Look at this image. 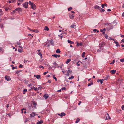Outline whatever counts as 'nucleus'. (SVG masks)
<instances>
[{"instance_id": "nucleus-37", "label": "nucleus", "mask_w": 124, "mask_h": 124, "mask_svg": "<svg viewBox=\"0 0 124 124\" xmlns=\"http://www.w3.org/2000/svg\"><path fill=\"white\" fill-rule=\"evenodd\" d=\"M53 78L55 79L56 81H57V79L56 77H55L54 75L53 76Z\"/></svg>"}, {"instance_id": "nucleus-57", "label": "nucleus", "mask_w": 124, "mask_h": 124, "mask_svg": "<svg viewBox=\"0 0 124 124\" xmlns=\"http://www.w3.org/2000/svg\"><path fill=\"white\" fill-rule=\"evenodd\" d=\"M18 1L20 2H22L23 1V0H18Z\"/></svg>"}, {"instance_id": "nucleus-17", "label": "nucleus", "mask_w": 124, "mask_h": 124, "mask_svg": "<svg viewBox=\"0 0 124 124\" xmlns=\"http://www.w3.org/2000/svg\"><path fill=\"white\" fill-rule=\"evenodd\" d=\"M116 70H113L110 71V72L111 73V74H113L115 73H116Z\"/></svg>"}, {"instance_id": "nucleus-52", "label": "nucleus", "mask_w": 124, "mask_h": 124, "mask_svg": "<svg viewBox=\"0 0 124 124\" xmlns=\"http://www.w3.org/2000/svg\"><path fill=\"white\" fill-rule=\"evenodd\" d=\"M34 89L36 91H38V90L37 87H35V88H34Z\"/></svg>"}, {"instance_id": "nucleus-31", "label": "nucleus", "mask_w": 124, "mask_h": 124, "mask_svg": "<svg viewBox=\"0 0 124 124\" xmlns=\"http://www.w3.org/2000/svg\"><path fill=\"white\" fill-rule=\"evenodd\" d=\"M110 77L109 75H107V76L105 77L104 78V80H107L108 79V78Z\"/></svg>"}, {"instance_id": "nucleus-16", "label": "nucleus", "mask_w": 124, "mask_h": 124, "mask_svg": "<svg viewBox=\"0 0 124 124\" xmlns=\"http://www.w3.org/2000/svg\"><path fill=\"white\" fill-rule=\"evenodd\" d=\"M43 121L42 120H40V121H38V122L37 123V124H42L43 123Z\"/></svg>"}, {"instance_id": "nucleus-53", "label": "nucleus", "mask_w": 124, "mask_h": 124, "mask_svg": "<svg viewBox=\"0 0 124 124\" xmlns=\"http://www.w3.org/2000/svg\"><path fill=\"white\" fill-rule=\"evenodd\" d=\"M17 44L18 45H20V41L17 42Z\"/></svg>"}, {"instance_id": "nucleus-45", "label": "nucleus", "mask_w": 124, "mask_h": 124, "mask_svg": "<svg viewBox=\"0 0 124 124\" xmlns=\"http://www.w3.org/2000/svg\"><path fill=\"white\" fill-rule=\"evenodd\" d=\"M120 61L121 62H124V58L122 59H121L120 60Z\"/></svg>"}, {"instance_id": "nucleus-26", "label": "nucleus", "mask_w": 124, "mask_h": 124, "mask_svg": "<svg viewBox=\"0 0 124 124\" xmlns=\"http://www.w3.org/2000/svg\"><path fill=\"white\" fill-rule=\"evenodd\" d=\"M68 42L69 43H70L71 44H74V42H73L69 40H67Z\"/></svg>"}, {"instance_id": "nucleus-39", "label": "nucleus", "mask_w": 124, "mask_h": 124, "mask_svg": "<svg viewBox=\"0 0 124 124\" xmlns=\"http://www.w3.org/2000/svg\"><path fill=\"white\" fill-rule=\"evenodd\" d=\"M52 56L55 57V58H57V54H53V55H52Z\"/></svg>"}, {"instance_id": "nucleus-51", "label": "nucleus", "mask_w": 124, "mask_h": 124, "mask_svg": "<svg viewBox=\"0 0 124 124\" xmlns=\"http://www.w3.org/2000/svg\"><path fill=\"white\" fill-rule=\"evenodd\" d=\"M100 31L101 32H105L103 30V29H101L100 30Z\"/></svg>"}, {"instance_id": "nucleus-50", "label": "nucleus", "mask_w": 124, "mask_h": 124, "mask_svg": "<svg viewBox=\"0 0 124 124\" xmlns=\"http://www.w3.org/2000/svg\"><path fill=\"white\" fill-rule=\"evenodd\" d=\"M115 61L114 60L113 62L111 63H110V64H113L114 63Z\"/></svg>"}, {"instance_id": "nucleus-10", "label": "nucleus", "mask_w": 124, "mask_h": 124, "mask_svg": "<svg viewBox=\"0 0 124 124\" xmlns=\"http://www.w3.org/2000/svg\"><path fill=\"white\" fill-rule=\"evenodd\" d=\"M58 115L60 116L61 117H62L65 116L66 115L65 113L64 112H62L61 114H58Z\"/></svg>"}, {"instance_id": "nucleus-23", "label": "nucleus", "mask_w": 124, "mask_h": 124, "mask_svg": "<svg viewBox=\"0 0 124 124\" xmlns=\"http://www.w3.org/2000/svg\"><path fill=\"white\" fill-rule=\"evenodd\" d=\"M99 10L101 12H104L105 11V10L104 9H102L101 7Z\"/></svg>"}, {"instance_id": "nucleus-3", "label": "nucleus", "mask_w": 124, "mask_h": 124, "mask_svg": "<svg viewBox=\"0 0 124 124\" xmlns=\"http://www.w3.org/2000/svg\"><path fill=\"white\" fill-rule=\"evenodd\" d=\"M29 3L31 6V8L32 9L34 10L36 9V6L34 4L30 1H29Z\"/></svg>"}, {"instance_id": "nucleus-60", "label": "nucleus", "mask_w": 124, "mask_h": 124, "mask_svg": "<svg viewBox=\"0 0 124 124\" xmlns=\"http://www.w3.org/2000/svg\"><path fill=\"white\" fill-rule=\"evenodd\" d=\"M9 104H7L6 105V107L7 108H8L9 107Z\"/></svg>"}, {"instance_id": "nucleus-59", "label": "nucleus", "mask_w": 124, "mask_h": 124, "mask_svg": "<svg viewBox=\"0 0 124 124\" xmlns=\"http://www.w3.org/2000/svg\"><path fill=\"white\" fill-rule=\"evenodd\" d=\"M48 72V71L45 72L43 74H44V75H45Z\"/></svg>"}, {"instance_id": "nucleus-22", "label": "nucleus", "mask_w": 124, "mask_h": 124, "mask_svg": "<svg viewBox=\"0 0 124 124\" xmlns=\"http://www.w3.org/2000/svg\"><path fill=\"white\" fill-rule=\"evenodd\" d=\"M100 8V7L99 6H98L97 5H95V6H94V8L96 9H99Z\"/></svg>"}, {"instance_id": "nucleus-34", "label": "nucleus", "mask_w": 124, "mask_h": 124, "mask_svg": "<svg viewBox=\"0 0 124 124\" xmlns=\"http://www.w3.org/2000/svg\"><path fill=\"white\" fill-rule=\"evenodd\" d=\"M18 51L19 52H22L23 51V50L22 49H18Z\"/></svg>"}, {"instance_id": "nucleus-40", "label": "nucleus", "mask_w": 124, "mask_h": 124, "mask_svg": "<svg viewBox=\"0 0 124 124\" xmlns=\"http://www.w3.org/2000/svg\"><path fill=\"white\" fill-rule=\"evenodd\" d=\"M72 9V8L71 7H70L68 8V10L69 11H70Z\"/></svg>"}, {"instance_id": "nucleus-33", "label": "nucleus", "mask_w": 124, "mask_h": 124, "mask_svg": "<svg viewBox=\"0 0 124 124\" xmlns=\"http://www.w3.org/2000/svg\"><path fill=\"white\" fill-rule=\"evenodd\" d=\"M61 52L59 49H58L56 51V52L57 53H59Z\"/></svg>"}, {"instance_id": "nucleus-61", "label": "nucleus", "mask_w": 124, "mask_h": 124, "mask_svg": "<svg viewBox=\"0 0 124 124\" xmlns=\"http://www.w3.org/2000/svg\"><path fill=\"white\" fill-rule=\"evenodd\" d=\"M42 87H38V90H39V89H40V90H41L42 89Z\"/></svg>"}, {"instance_id": "nucleus-18", "label": "nucleus", "mask_w": 124, "mask_h": 124, "mask_svg": "<svg viewBox=\"0 0 124 124\" xmlns=\"http://www.w3.org/2000/svg\"><path fill=\"white\" fill-rule=\"evenodd\" d=\"M40 50H38L37 51H38V54L39 55V56H40L41 57H42V54H41V53L40 52Z\"/></svg>"}, {"instance_id": "nucleus-15", "label": "nucleus", "mask_w": 124, "mask_h": 124, "mask_svg": "<svg viewBox=\"0 0 124 124\" xmlns=\"http://www.w3.org/2000/svg\"><path fill=\"white\" fill-rule=\"evenodd\" d=\"M30 30L34 32L35 33H38L39 32L38 30L37 29L33 30L31 29V30Z\"/></svg>"}, {"instance_id": "nucleus-27", "label": "nucleus", "mask_w": 124, "mask_h": 124, "mask_svg": "<svg viewBox=\"0 0 124 124\" xmlns=\"http://www.w3.org/2000/svg\"><path fill=\"white\" fill-rule=\"evenodd\" d=\"M71 60L70 59H67V61L65 62V63L67 64H68Z\"/></svg>"}, {"instance_id": "nucleus-54", "label": "nucleus", "mask_w": 124, "mask_h": 124, "mask_svg": "<svg viewBox=\"0 0 124 124\" xmlns=\"http://www.w3.org/2000/svg\"><path fill=\"white\" fill-rule=\"evenodd\" d=\"M58 36L61 37V39H62V37H63V36H61L60 35H58Z\"/></svg>"}, {"instance_id": "nucleus-19", "label": "nucleus", "mask_w": 124, "mask_h": 124, "mask_svg": "<svg viewBox=\"0 0 124 124\" xmlns=\"http://www.w3.org/2000/svg\"><path fill=\"white\" fill-rule=\"evenodd\" d=\"M43 97L45 99H46L49 97V96L48 94H45L43 96Z\"/></svg>"}, {"instance_id": "nucleus-4", "label": "nucleus", "mask_w": 124, "mask_h": 124, "mask_svg": "<svg viewBox=\"0 0 124 124\" xmlns=\"http://www.w3.org/2000/svg\"><path fill=\"white\" fill-rule=\"evenodd\" d=\"M52 67L54 68H59V66L56 62H55L53 63Z\"/></svg>"}, {"instance_id": "nucleus-41", "label": "nucleus", "mask_w": 124, "mask_h": 124, "mask_svg": "<svg viewBox=\"0 0 124 124\" xmlns=\"http://www.w3.org/2000/svg\"><path fill=\"white\" fill-rule=\"evenodd\" d=\"M74 78V76H72L70 77H69L68 78V79H72L73 78Z\"/></svg>"}, {"instance_id": "nucleus-20", "label": "nucleus", "mask_w": 124, "mask_h": 124, "mask_svg": "<svg viewBox=\"0 0 124 124\" xmlns=\"http://www.w3.org/2000/svg\"><path fill=\"white\" fill-rule=\"evenodd\" d=\"M105 44V43L104 42H102L101 44H100V47H104V46H103V45H104Z\"/></svg>"}, {"instance_id": "nucleus-62", "label": "nucleus", "mask_w": 124, "mask_h": 124, "mask_svg": "<svg viewBox=\"0 0 124 124\" xmlns=\"http://www.w3.org/2000/svg\"><path fill=\"white\" fill-rule=\"evenodd\" d=\"M97 31V30L96 29H94L93 30V31H94V32H96Z\"/></svg>"}, {"instance_id": "nucleus-30", "label": "nucleus", "mask_w": 124, "mask_h": 124, "mask_svg": "<svg viewBox=\"0 0 124 124\" xmlns=\"http://www.w3.org/2000/svg\"><path fill=\"white\" fill-rule=\"evenodd\" d=\"M70 27L72 28H75L76 27V26L75 25H71Z\"/></svg>"}, {"instance_id": "nucleus-9", "label": "nucleus", "mask_w": 124, "mask_h": 124, "mask_svg": "<svg viewBox=\"0 0 124 124\" xmlns=\"http://www.w3.org/2000/svg\"><path fill=\"white\" fill-rule=\"evenodd\" d=\"M34 76L35 77H36L38 79H39L41 78V76L40 75H34Z\"/></svg>"}, {"instance_id": "nucleus-13", "label": "nucleus", "mask_w": 124, "mask_h": 124, "mask_svg": "<svg viewBox=\"0 0 124 124\" xmlns=\"http://www.w3.org/2000/svg\"><path fill=\"white\" fill-rule=\"evenodd\" d=\"M110 119L111 118L110 117L108 113H107V116L105 119L107 120L108 119Z\"/></svg>"}, {"instance_id": "nucleus-25", "label": "nucleus", "mask_w": 124, "mask_h": 124, "mask_svg": "<svg viewBox=\"0 0 124 124\" xmlns=\"http://www.w3.org/2000/svg\"><path fill=\"white\" fill-rule=\"evenodd\" d=\"M49 30V28L47 26H45L44 28V30L46 31H48Z\"/></svg>"}, {"instance_id": "nucleus-7", "label": "nucleus", "mask_w": 124, "mask_h": 124, "mask_svg": "<svg viewBox=\"0 0 124 124\" xmlns=\"http://www.w3.org/2000/svg\"><path fill=\"white\" fill-rule=\"evenodd\" d=\"M28 2H26L23 4V6L26 8H28Z\"/></svg>"}, {"instance_id": "nucleus-43", "label": "nucleus", "mask_w": 124, "mask_h": 124, "mask_svg": "<svg viewBox=\"0 0 124 124\" xmlns=\"http://www.w3.org/2000/svg\"><path fill=\"white\" fill-rule=\"evenodd\" d=\"M34 88H35V87H34V86H32L31 87V88L30 89H29V90L30 91L31 89H34Z\"/></svg>"}, {"instance_id": "nucleus-49", "label": "nucleus", "mask_w": 124, "mask_h": 124, "mask_svg": "<svg viewBox=\"0 0 124 124\" xmlns=\"http://www.w3.org/2000/svg\"><path fill=\"white\" fill-rule=\"evenodd\" d=\"M32 84L31 83L29 84L28 85V86L29 87H31L32 86Z\"/></svg>"}, {"instance_id": "nucleus-2", "label": "nucleus", "mask_w": 124, "mask_h": 124, "mask_svg": "<svg viewBox=\"0 0 124 124\" xmlns=\"http://www.w3.org/2000/svg\"><path fill=\"white\" fill-rule=\"evenodd\" d=\"M22 11V9L21 8L19 7L13 10V11L11 12V14H13L16 13H17V12L19 13L20 12H21Z\"/></svg>"}, {"instance_id": "nucleus-48", "label": "nucleus", "mask_w": 124, "mask_h": 124, "mask_svg": "<svg viewBox=\"0 0 124 124\" xmlns=\"http://www.w3.org/2000/svg\"><path fill=\"white\" fill-rule=\"evenodd\" d=\"M39 68H42V69H43L44 68V67L43 66H42V65H40L39 66Z\"/></svg>"}, {"instance_id": "nucleus-28", "label": "nucleus", "mask_w": 124, "mask_h": 124, "mask_svg": "<svg viewBox=\"0 0 124 124\" xmlns=\"http://www.w3.org/2000/svg\"><path fill=\"white\" fill-rule=\"evenodd\" d=\"M93 83L91 81L90 82V83H89L88 84V86H90L92 85H93Z\"/></svg>"}, {"instance_id": "nucleus-44", "label": "nucleus", "mask_w": 124, "mask_h": 124, "mask_svg": "<svg viewBox=\"0 0 124 124\" xmlns=\"http://www.w3.org/2000/svg\"><path fill=\"white\" fill-rule=\"evenodd\" d=\"M12 69L13 70L15 69H17V66H16L15 67H12Z\"/></svg>"}, {"instance_id": "nucleus-21", "label": "nucleus", "mask_w": 124, "mask_h": 124, "mask_svg": "<svg viewBox=\"0 0 124 124\" xmlns=\"http://www.w3.org/2000/svg\"><path fill=\"white\" fill-rule=\"evenodd\" d=\"M77 46H82V44L81 42H80L79 43L78 42H77Z\"/></svg>"}, {"instance_id": "nucleus-56", "label": "nucleus", "mask_w": 124, "mask_h": 124, "mask_svg": "<svg viewBox=\"0 0 124 124\" xmlns=\"http://www.w3.org/2000/svg\"><path fill=\"white\" fill-rule=\"evenodd\" d=\"M66 89V88L65 87H62L61 88V89L62 90H65Z\"/></svg>"}, {"instance_id": "nucleus-47", "label": "nucleus", "mask_w": 124, "mask_h": 124, "mask_svg": "<svg viewBox=\"0 0 124 124\" xmlns=\"http://www.w3.org/2000/svg\"><path fill=\"white\" fill-rule=\"evenodd\" d=\"M105 38L106 39H108V36L106 34H105Z\"/></svg>"}, {"instance_id": "nucleus-1", "label": "nucleus", "mask_w": 124, "mask_h": 124, "mask_svg": "<svg viewBox=\"0 0 124 124\" xmlns=\"http://www.w3.org/2000/svg\"><path fill=\"white\" fill-rule=\"evenodd\" d=\"M105 26L106 27V30L107 31L110 30L113 28V27L111 23H107L105 24Z\"/></svg>"}, {"instance_id": "nucleus-29", "label": "nucleus", "mask_w": 124, "mask_h": 124, "mask_svg": "<svg viewBox=\"0 0 124 124\" xmlns=\"http://www.w3.org/2000/svg\"><path fill=\"white\" fill-rule=\"evenodd\" d=\"M81 62L80 61H78V62H77L76 63V64L78 66H79L80 65V63Z\"/></svg>"}, {"instance_id": "nucleus-8", "label": "nucleus", "mask_w": 124, "mask_h": 124, "mask_svg": "<svg viewBox=\"0 0 124 124\" xmlns=\"http://www.w3.org/2000/svg\"><path fill=\"white\" fill-rule=\"evenodd\" d=\"M68 70L67 73V74H66V75L67 76H69V73H71L72 72L71 70H70V68L68 67Z\"/></svg>"}, {"instance_id": "nucleus-36", "label": "nucleus", "mask_w": 124, "mask_h": 124, "mask_svg": "<svg viewBox=\"0 0 124 124\" xmlns=\"http://www.w3.org/2000/svg\"><path fill=\"white\" fill-rule=\"evenodd\" d=\"M80 121V119L79 118L77 119L76 120V121L75 122V123H78V122H79Z\"/></svg>"}, {"instance_id": "nucleus-35", "label": "nucleus", "mask_w": 124, "mask_h": 124, "mask_svg": "<svg viewBox=\"0 0 124 124\" xmlns=\"http://www.w3.org/2000/svg\"><path fill=\"white\" fill-rule=\"evenodd\" d=\"M22 71V70H17V71H16V74H17L19 72H21Z\"/></svg>"}, {"instance_id": "nucleus-5", "label": "nucleus", "mask_w": 124, "mask_h": 124, "mask_svg": "<svg viewBox=\"0 0 124 124\" xmlns=\"http://www.w3.org/2000/svg\"><path fill=\"white\" fill-rule=\"evenodd\" d=\"M69 16L70 19H74V15L73 14H69Z\"/></svg>"}, {"instance_id": "nucleus-38", "label": "nucleus", "mask_w": 124, "mask_h": 124, "mask_svg": "<svg viewBox=\"0 0 124 124\" xmlns=\"http://www.w3.org/2000/svg\"><path fill=\"white\" fill-rule=\"evenodd\" d=\"M85 52H83V53H82V57L83 58H84L85 57Z\"/></svg>"}, {"instance_id": "nucleus-63", "label": "nucleus", "mask_w": 124, "mask_h": 124, "mask_svg": "<svg viewBox=\"0 0 124 124\" xmlns=\"http://www.w3.org/2000/svg\"><path fill=\"white\" fill-rule=\"evenodd\" d=\"M102 7V8H104V4H102L101 5Z\"/></svg>"}, {"instance_id": "nucleus-24", "label": "nucleus", "mask_w": 124, "mask_h": 124, "mask_svg": "<svg viewBox=\"0 0 124 124\" xmlns=\"http://www.w3.org/2000/svg\"><path fill=\"white\" fill-rule=\"evenodd\" d=\"M49 41L52 45L53 46L54 45V43L53 41V40L51 39V40H50Z\"/></svg>"}, {"instance_id": "nucleus-6", "label": "nucleus", "mask_w": 124, "mask_h": 124, "mask_svg": "<svg viewBox=\"0 0 124 124\" xmlns=\"http://www.w3.org/2000/svg\"><path fill=\"white\" fill-rule=\"evenodd\" d=\"M5 78L6 80L7 81H9L11 80V78L10 76H5Z\"/></svg>"}, {"instance_id": "nucleus-64", "label": "nucleus", "mask_w": 124, "mask_h": 124, "mask_svg": "<svg viewBox=\"0 0 124 124\" xmlns=\"http://www.w3.org/2000/svg\"><path fill=\"white\" fill-rule=\"evenodd\" d=\"M51 81L50 80H49L48 81V82H48L50 83H51Z\"/></svg>"}, {"instance_id": "nucleus-14", "label": "nucleus", "mask_w": 124, "mask_h": 124, "mask_svg": "<svg viewBox=\"0 0 124 124\" xmlns=\"http://www.w3.org/2000/svg\"><path fill=\"white\" fill-rule=\"evenodd\" d=\"M114 43L116 44V46L117 47L119 46H120V45L118 43V42L117 41H116L115 40L114 41Z\"/></svg>"}, {"instance_id": "nucleus-58", "label": "nucleus", "mask_w": 124, "mask_h": 124, "mask_svg": "<svg viewBox=\"0 0 124 124\" xmlns=\"http://www.w3.org/2000/svg\"><path fill=\"white\" fill-rule=\"evenodd\" d=\"M19 68H22L23 67V65H22L21 64H20L19 67Z\"/></svg>"}, {"instance_id": "nucleus-55", "label": "nucleus", "mask_w": 124, "mask_h": 124, "mask_svg": "<svg viewBox=\"0 0 124 124\" xmlns=\"http://www.w3.org/2000/svg\"><path fill=\"white\" fill-rule=\"evenodd\" d=\"M121 108L123 110H124V105H122Z\"/></svg>"}, {"instance_id": "nucleus-42", "label": "nucleus", "mask_w": 124, "mask_h": 124, "mask_svg": "<svg viewBox=\"0 0 124 124\" xmlns=\"http://www.w3.org/2000/svg\"><path fill=\"white\" fill-rule=\"evenodd\" d=\"M108 39L109 40L111 39L112 40H113V41H114L115 40L114 39H113L112 38H111L110 37H109V38H108Z\"/></svg>"}, {"instance_id": "nucleus-46", "label": "nucleus", "mask_w": 124, "mask_h": 124, "mask_svg": "<svg viewBox=\"0 0 124 124\" xmlns=\"http://www.w3.org/2000/svg\"><path fill=\"white\" fill-rule=\"evenodd\" d=\"M120 43H124V39H122L121 40V41H120Z\"/></svg>"}, {"instance_id": "nucleus-12", "label": "nucleus", "mask_w": 124, "mask_h": 124, "mask_svg": "<svg viewBox=\"0 0 124 124\" xmlns=\"http://www.w3.org/2000/svg\"><path fill=\"white\" fill-rule=\"evenodd\" d=\"M35 113L34 112H33L32 114H30V117H32L35 116Z\"/></svg>"}, {"instance_id": "nucleus-11", "label": "nucleus", "mask_w": 124, "mask_h": 124, "mask_svg": "<svg viewBox=\"0 0 124 124\" xmlns=\"http://www.w3.org/2000/svg\"><path fill=\"white\" fill-rule=\"evenodd\" d=\"M104 79H98L97 81V82L98 83L99 82H100L101 84H102L103 82Z\"/></svg>"}, {"instance_id": "nucleus-32", "label": "nucleus", "mask_w": 124, "mask_h": 124, "mask_svg": "<svg viewBox=\"0 0 124 124\" xmlns=\"http://www.w3.org/2000/svg\"><path fill=\"white\" fill-rule=\"evenodd\" d=\"M27 90L26 89H23V94H25V92H27Z\"/></svg>"}]
</instances>
